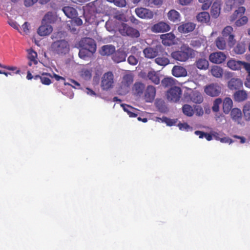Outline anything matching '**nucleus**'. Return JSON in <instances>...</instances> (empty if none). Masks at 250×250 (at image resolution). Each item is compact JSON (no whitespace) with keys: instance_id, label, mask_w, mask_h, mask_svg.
<instances>
[{"instance_id":"f257e3e1","label":"nucleus","mask_w":250,"mask_h":250,"mask_svg":"<svg viewBox=\"0 0 250 250\" xmlns=\"http://www.w3.org/2000/svg\"><path fill=\"white\" fill-rule=\"evenodd\" d=\"M194 55V51L188 45L183 44L180 50L174 51L171 53V57L175 60L186 62Z\"/></svg>"},{"instance_id":"f03ea898","label":"nucleus","mask_w":250,"mask_h":250,"mask_svg":"<svg viewBox=\"0 0 250 250\" xmlns=\"http://www.w3.org/2000/svg\"><path fill=\"white\" fill-rule=\"evenodd\" d=\"M133 82V76L130 73L126 74L123 76L119 87L117 88V92L120 95H125L129 91V89Z\"/></svg>"},{"instance_id":"7ed1b4c3","label":"nucleus","mask_w":250,"mask_h":250,"mask_svg":"<svg viewBox=\"0 0 250 250\" xmlns=\"http://www.w3.org/2000/svg\"><path fill=\"white\" fill-rule=\"evenodd\" d=\"M52 51L58 55L65 54L69 50L68 42L65 40L55 41L51 44Z\"/></svg>"},{"instance_id":"20e7f679","label":"nucleus","mask_w":250,"mask_h":250,"mask_svg":"<svg viewBox=\"0 0 250 250\" xmlns=\"http://www.w3.org/2000/svg\"><path fill=\"white\" fill-rule=\"evenodd\" d=\"M119 31L121 35L131 38H138L140 36L139 31L137 29L125 23L120 25Z\"/></svg>"},{"instance_id":"39448f33","label":"nucleus","mask_w":250,"mask_h":250,"mask_svg":"<svg viewBox=\"0 0 250 250\" xmlns=\"http://www.w3.org/2000/svg\"><path fill=\"white\" fill-rule=\"evenodd\" d=\"M227 65L229 68L233 70H238L244 68L250 76V63L230 60L228 62Z\"/></svg>"},{"instance_id":"423d86ee","label":"nucleus","mask_w":250,"mask_h":250,"mask_svg":"<svg viewBox=\"0 0 250 250\" xmlns=\"http://www.w3.org/2000/svg\"><path fill=\"white\" fill-rule=\"evenodd\" d=\"M114 76L112 72L108 71L102 78L101 86L104 90H108L113 86Z\"/></svg>"},{"instance_id":"0eeeda50","label":"nucleus","mask_w":250,"mask_h":250,"mask_svg":"<svg viewBox=\"0 0 250 250\" xmlns=\"http://www.w3.org/2000/svg\"><path fill=\"white\" fill-rule=\"evenodd\" d=\"M163 51L161 45H157L154 47H147L143 50V54L146 58L153 59L159 55Z\"/></svg>"},{"instance_id":"6e6552de","label":"nucleus","mask_w":250,"mask_h":250,"mask_svg":"<svg viewBox=\"0 0 250 250\" xmlns=\"http://www.w3.org/2000/svg\"><path fill=\"white\" fill-rule=\"evenodd\" d=\"M182 90L180 87L174 86L170 88L167 91V96L168 100L173 102H177L181 98Z\"/></svg>"},{"instance_id":"1a4fd4ad","label":"nucleus","mask_w":250,"mask_h":250,"mask_svg":"<svg viewBox=\"0 0 250 250\" xmlns=\"http://www.w3.org/2000/svg\"><path fill=\"white\" fill-rule=\"evenodd\" d=\"M233 28L231 26H227L224 28L222 31V36L228 40V44L230 47H232L235 44V40L234 35L233 34Z\"/></svg>"},{"instance_id":"9d476101","label":"nucleus","mask_w":250,"mask_h":250,"mask_svg":"<svg viewBox=\"0 0 250 250\" xmlns=\"http://www.w3.org/2000/svg\"><path fill=\"white\" fill-rule=\"evenodd\" d=\"M81 48H84L91 51H96V44L95 41L91 38H84L80 42Z\"/></svg>"},{"instance_id":"9b49d317","label":"nucleus","mask_w":250,"mask_h":250,"mask_svg":"<svg viewBox=\"0 0 250 250\" xmlns=\"http://www.w3.org/2000/svg\"><path fill=\"white\" fill-rule=\"evenodd\" d=\"M204 91L207 95L211 97H216L221 92V88L219 84L212 83L205 86Z\"/></svg>"},{"instance_id":"f8f14e48","label":"nucleus","mask_w":250,"mask_h":250,"mask_svg":"<svg viewBox=\"0 0 250 250\" xmlns=\"http://www.w3.org/2000/svg\"><path fill=\"white\" fill-rule=\"evenodd\" d=\"M226 59V55L221 51L213 52L210 54L208 57L209 61L215 64L222 63L225 62Z\"/></svg>"},{"instance_id":"ddd939ff","label":"nucleus","mask_w":250,"mask_h":250,"mask_svg":"<svg viewBox=\"0 0 250 250\" xmlns=\"http://www.w3.org/2000/svg\"><path fill=\"white\" fill-rule=\"evenodd\" d=\"M135 12L139 18L151 19L153 18L154 17L153 12L146 8L137 7L135 9Z\"/></svg>"},{"instance_id":"4468645a","label":"nucleus","mask_w":250,"mask_h":250,"mask_svg":"<svg viewBox=\"0 0 250 250\" xmlns=\"http://www.w3.org/2000/svg\"><path fill=\"white\" fill-rule=\"evenodd\" d=\"M170 29L169 25L163 21L159 22L157 24H155L151 28V31L154 33L168 32Z\"/></svg>"},{"instance_id":"2eb2a0df","label":"nucleus","mask_w":250,"mask_h":250,"mask_svg":"<svg viewBox=\"0 0 250 250\" xmlns=\"http://www.w3.org/2000/svg\"><path fill=\"white\" fill-rule=\"evenodd\" d=\"M196 28V24L192 22L182 23L178 27V31L181 33H188L192 32Z\"/></svg>"},{"instance_id":"dca6fc26","label":"nucleus","mask_w":250,"mask_h":250,"mask_svg":"<svg viewBox=\"0 0 250 250\" xmlns=\"http://www.w3.org/2000/svg\"><path fill=\"white\" fill-rule=\"evenodd\" d=\"M228 87L231 90H236L243 87V82L239 78H231L228 81Z\"/></svg>"},{"instance_id":"f3484780","label":"nucleus","mask_w":250,"mask_h":250,"mask_svg":"<svg viewBox=\"0 0 250 250\" xmlns=\"http://www.w3.org/2000/svg\"><path fill=\"white\" fill-rule=\"evenodd\" d=\"M126 54L122 50L119 49L115 51L112 56V59L113 62L117 63L123 62L126 58Z\"/></svg>"},{"instance_id":"a211bd4d","label":"nucleus","mask_w":250,"mask_h":250,"mask_svg":"<svg viewBox=\"0 0 250 250\" xmlns=\"http://www.w3.org/2000/svg\"><path fill=\"white\" fill-rule=\"evenodd\" d=\"M155 88L153 86L149 85L148 86H147L145 95V99L146 102H153L155 98Z\"/></svg>"},{"instance_id":"6ab92c4d","label":"nucleus","mask_w":250,"mask_h":250,"mask_svg":"<svg viewBox=\"0 0 250 250\" xmlns=\"http://www.w3.org/2000/svg\"><path fill=\"white\" fill-rule=\"evenodd\" d=\"M163 44L170 46L174 43L175 36L173 34L169 33L161 35Z\"/></svg>"},{"instance_id":"aec40b11","label":"nucleus","mask_w":250,"mask_h":250,"mask_svg":"<svg viewBox=\"0 0 250 250\" xmlns=\"http://www.w3.org/2000/svg\"><path fill=\"white\" fill-rule=\"evenodd\" d=\"M230 116L232 120L235 123L241 124L242 119V112L238 108H234L230 110Z\"/></svg>"},{"instance_id":"412c9836","label":"nucleus","mask_w":250,"mask_h":250,"mask_svg":"<svg viewBox=\"0 0 250 250\" xmlns=\"http://www.w3.org/2000/svg\"><path fill=\"white\" fill-rule=\"evenodd\" d=\"M172 75L176 77H185L187 75V71L185 68L182 66L175 65L172 70Z\"/></svg>"},{"instance_id":"4be33fe9","label":"nucleus","mask_w":250,"mask_h":250,"mask_svg":"<svg viewBox=\"0 0 250 250\" xmlns=\"http://www.w3.org/2000/svg\"><path fill=\"white\" fill-rule=\"evenodd\" d=\"M52 31V27L50 24H42L38 30V33L40 36H45L49 35Z\"/></svg>"},{"instance_id":"5701e85b","label":"nucleus","mask_w":250,"mask_h":250,"mask_svg":"<svg viewBox=\"0 0 250 250\" xmlns=\"http://www.w3.org/2000/svg\"><path fill=\"white\" fill-rule=\"evenodd\" d=\"M248 95L246 91L239 90L235 92L233 99L236 102H242L247 99Z\"/></svg>"},{"instance_id":"b1692460","label":"nucleus","mask_w":250,"mask_h":250,"mask_svg":"<svg viewBox=\"0 0 250 250\" xmlns=\"http://www.w3.org/2000/svg\"><path fill=\"white\" fill-rule=\"evenodd\" d=\"M115 51V47L114 46L111 44H107L102 47L100 54L103 56H109L112 55Z\"/></svg>"},{"instance_id":"393cba45","label":"nucleus","mask_w":250,"mask_h":250,"mask_svg":"<svg viewBox=\"0 0 250 250\" xmlns=\"http://www.w3.org/2000/svg\"><path fill=\"white\" fill-rule=\"evenodd\" d=\"M66 16L69 18H74L78 16V12L76 9L70 6H65L62 8Z\"/></svg>"},{"instance_id":"a878e982","label":"nucleus","mask_w":250,"mask_h":250,"mask_svg":"<svg viewBox=\"0 0 250 250\" xmlns=\"http://www.w3.org/2000/svg\"><path fill=\"white\" fill-rule=\"evenodd\" d=\"M232 106V101L230 98H225L223 103V109L225 114H228L231 110Z\"/></svg>"},{"instance_id":"bb28decb","label":"nucleus","mask_w":250,"mask_h":250,"mask_svg":"<svg viewBox=\"0 0 250 250\" xmlns=\"http://www.w3.org/2000/svg\"><path fill=\"white\" fill-rule=\"evenodd\" d=\"M197 21L202 23H208L210 20V16L207 12H202L196 16Z\"/></svg>"},{"instance_id":"cd10ccee","label":"nucleus","mask_w":250,"mask_h":250,"mask_svg":"<svg viewBox=\"0 0 250 250\" xmlns=\"http://www.w3.org/2000/svg\"><path fill=\"white\" fill-rule=\"evenodd\" d=\"M226 38L219 37L216 39L215 44L217 49L224 50L227 48V42L225 40Z\"/></svg>"},{"instance_id":"c85d7f7f","label":"nucleus","mask_w":250,"mask_h":250,"mask_svg":"<svg viewBox=\"0 0 250 250\" xmlns=\"http://www.w3.org/2000/svg\"><path fill=\"white\" fill-rule=\"evenodd\" d=\"M38 55H37V53L35 52L34 50L31 49L28 51V56L27 58L29 62H28V65L29 66H31L32 64L35 65L38 64V60H37V57Z\"/></svg>"},{"instance_id":"c756f323","label":"nucleus","mask_w":250,"mask_h":250,"mask_svg":"<svg viewBox=\"0 0 250 250\" xmlns=\"http://www.w3.org/2000/svg\"><path fill=\"white\" fill-rule=\"evenodd\" d=\"M195 65L200 70H206L208 67V62L205 58H200L195 62Z\"/></svg>"},{"instance_id":"7c9ffc66","label":"nucleus","mask_w":250,"mask_h":250,"mask_svg":"<svg viewBox=\"0 0 250 250\" xmlns=\"http://www.w3.org/2000/svg\"><path fill=\"white\" fill-rule=\"evenodd\" d=\"M220 9V4L218 2H214V3L212 4L210 13L213 18H216L219 16Z\"/></svg>"},{"instance_id":"2f4dec72","label":"nucleus","mask_w":250,"mask_h":250,"mask_svg":"<svg viewBox=\"0 0 250 250\" xmlns=\"http://www.w3.org/2000/svg\"><path fill=\"white\" fill-rule=\"evenodd\" d=\"M145 88V85L142 83L137 82L135 83L133 87H132V91H133L135 95H140L143 94Z\"/></svg>"},{"instance_id":"473e14b6","label":"nucleus","mask_w":250,"mask_h":250,"mask_svg":"<svg viewBox=\"0 0 250 250\" xmlns=\"http://www.w3.org/2000/svg\"><path fill=\"white\" fill-rule=\"evenodd\" d=\"M210 72L212 76L217 78L222 77L223 74L222 68L218 65L213 66L210 70Z\"/></svg>"},{"instance_id":"72a5a7b5","label":"nucleus","mask_w":250,"mask_h":250,"mask_svg":"<svg viewBox=\"0 0 250 250\" xmlns=\"http://www.w3.org/2000/svg\"><path fill=\"white\" fill-rule=\"evenodd\" d=\"M167 16H168L169 20L173 22H176L180 20L179 19L180 18V14L175 10H170L168 14H167Z\"/></svg>"},{"instance_id":"f704fd0d","label":"nucleus","mask_w":250,"mask_h":250,"mask_svg":"<svg viewBox=\"0 0 250 250\" xmlns=\"http://www.w3.org/2000/svg\"><path fill=\"white\" fill-rule=\"evenodd\" d=\"M95 52V51H90L83 48H81L79 51V54L78 55H79L80 58L85 60L86 58L91 56Z\"/></svg>"},{"instance_id":"c9c22d12","label":"nucleus","mask_w":250,"mask_h":250,"mask_svg":"<svg viewBox=\"0 0 250 250\" xmlns=\"http://www.w3.org/2000/svg\"><path fill=\"white\" fill-rule=\"evenodd\" d=\"M161 84L165 88H171L174 85L175 82L173 78H165L161 81Z\"/></svg>"},{"instance_id":"e433bc0d","label":"nucleus","mask_w":250,"mask_h":250,"mask_svg":"<svg viewBox=\"0 0 250 250\" xmlns=\"http://www.w3.org/2000/svg\"><path fill=\"white\" fill-rule=\"evenodd\" d=\"M55 19L54 14L51 12H48L44 16L42 22V23L44 22L46 24H50L54 22Z\"/></svg>"},{"instance_id":"4c0bfd02","label":"nucleus","mask_w":250,"mask_h":250,"mask_svg":"<svg viewBox=\"0 0 250 250\" xmlns=\"http://www.w3.org/2000/svg\"><path fill=\"white\" fill-rule=\"evenodd\" d=\"M244 118L247 121H250V102L244 105L243 108Z\"/></svg>"},{"instance_id":"58836bf2","label":"nucleus","mask_w":250,"mask_h":250,"mask_svg":"<svg viewBox=\"0 0 250 250\" xmlns=\"http://www.w3.org/2000/svg\"><path fill=\"white\" fill-rule=\"evenodd\" d=\"M143 3L146 6L153 7L154 6H161L163 1L162 0H143Z\"/></svg>"},{"instance_id":"ea45409f","label":"nucleus","mask_w":250,"mask_h":250,"mask_svg":"<svg viewBox=\"0 0 250 250\" xmlns=\"http://www.w3.org/2000/svg\"><path fill=\"white\" fill-rule=\"evenodd\" d=\"M182 112L185 116L191 117L194 114L192 107L189 104H185L182 106Z\"/></svg>"},{"instance_id":"a19ab883","label":"nucleus","mask_w":250,"mask_h":250,"mask_svg":"<svg viewBox=\"0 0 250 250\" xmlns=\"http://www.w3.org/2000/svg\"><path fill=\"white\" fill-rule=\"evenodd\" d=\"M245 11H246V9L244 7H238V9L236 10L234 13L231 15L230 17V21H234L237 18L242 16L244 14Z\"/></svg>"},{"instance_id":"79ce46f5","label":"nucleus","mask_w":250,"mask_h":250,"mask_svg":"<svg viewBox=\"0 0 250 250\" xmlns=\"http://www.w3.org/2000/svg\"><path fill=\"white\" fill-rule=\"evenodd\" d=\"M147 78L155 84L159 83L160 79L156 72L149 71L147 74Z\"/></svg>"},{"instance_id":"37998d69","label":"nucleus","mask_w":250,"mask_h":250,"mask_svg":"<svg viewBox=\"0 0 250 250\" xmlns=\"http://www.w3.org/2000/svg\"><path fill=\"white\" fill-rule=\"evenodd\" d=\"M50 78H52V76L47 73H43L42 74L41 77H40V81L42 83L46 85H48L51 83Z\"/></svg>"},{"instance_id":"c03bdc74","label":"nucleus","mask_w":250,"mask_h":250,"mask_svg":"<svg viewBox=\"0 0 250 250\" xmlns=\"http://www.w3.org/2000/svg\"><path fill=\"white\" fill-rule=\"evenodd\" d=\"M92 70L87 68H83L81 71V76L85 80H89L92 77Z\"/></svg>"},{"instance_id":"a18cd8bd","label":"nucleus","mask_w":250,"mask_h":250,"mask_svg":"<svg viewBox=\"0 0 250 250\" xmlns=\"http://www.w3.org/2000/svg\"><path fill=\"white\" fill-rule=\"evenodd\" d=\"M156 63L161 66H166L169 63V60L166 57H158L155 59Z\"/></svg>"},{"instance_id":"49530a36","label":"nucleus","mask_w":250,"mask_h":250,"mask_svg":"<svg viewBox=\"0 0 250 250\" xmlns=\"http://www.w3.org/2000/svg\"><path fill=\"white\" fill-rule=\"evenodd\" d=\"M192 102L196 104H201L203 102L204 98L202 95L198 92H194L190 98Z\"/></svg>"},{"instance_id":"de8ad7c7","label":"nucleus","mask_w":250,"mask_h":250,"mask_svg":"<svg viewBox=\"0 0 250 250\" xmlns=\"http://www.w3.org/2000/svg\"><path fill=\"white\" fill-rule=\"evenodd\" d=\"M223 101L221 98H216L213 102L212 106V112H218L219 111L220 105L222 104Z\"/></svg>"},{"instance_id":"09e8293b","label":"nucleus","mask_w":250,"mask_h":250,"mask_svg":"<svg viewBox=\"0 0 250 250\" xmlns=\"http://www.w3.org/2000/svg\"><path fill=\"white\" fill-rule=\"evenodd\" d=\"M155 105H156L158 110L162 112H165L167 110L165 102L162 100H157L156 102H155Z\"/></svg>"},{"instance_id":"8fccbe9b","label":"nucleus","mask_w":250,"mask_h":250,"mask_svg":"<svg viewBox=\"0 0 250 250\" xmlns=\"http://www.w3.org/2000/svg\"><path fill=\"white\" fill-rule=\"evenodd\" d=\"M234 51L236 54L241 55L246 51L244 44L242 43H238L234 48Z\"/></svg>"},{"instance_id":"3c124183","label":"nucleus","mask_w":250,"mask_h":250,"mask_svg":"<svg viewBox=\"0 0 250 250\" xmlns=\"http://www.w3.org/2000/svg\"><path fill=\"white\" fill-rule=\"evenodd\" d=\"M198 1L203 3L201 8L204 10L208 9L212 3V0H198Z\"/></svg>"},{"instance_id":"603ef678","label":"nucleus","mask_w":250,"mask_h":250,"mask_svg":"<svg viewBox=\"0 0 250 250\" xmlns=\"http://www.w3.org/2000/svg\"><path fill=\"white\" fill-rule=\"evenodd\" d=\"M163 121L167 125L173 126L177 123V119L168 118L164 116L163 117Z\"/></svg>"},{"instance_id":"864d4df0","label":"nucleus","mask_w":250,"mask_h":250,"mask_svg":"<svg viewBox=\"0 0 250 250\" xmlns=\"http://www.w3.org/2000/svg\"><path fill=\"white\" fill-rule=\"evenodd\" d=\"M247 22L248 18L246 16H243L242 18L236 20L235 24L236 26L240 27L245 24Z\"/></svg>"},{"instance_id":"5fc2aeb1","label":"nucleus","mask_w":250,"mask_h":250,"mask_svg":"<svg viewBox=\"0 0 250 250\" xmlns=\"http://www.w3.org/2000/svg\"><path fill=\"white\" fill-rule=\"evenodd\" d=\"M1 68H4L8 70L12 71H15V72L14 73L16 74H19L20 73V70L17 67L14 66H10V65H2V66L1 67Z\"/></svg>"},{"instance_id":"6e6d98bb","label":"nucleus","mask_w":250,"mask_h":250,"mask_svg":"<svg viewBox=\"0 0 250 250\" xmlns=\"http://www.w3.org/2000/svg\"><path fill=\"white\" fill-rule=\"evenodd\" d=\"M52 77H53L55 78L56 81H62L64 82V85H71L69 83H67L65 82V79L62 76H60L58 74H54L53 76H52Z\"/></svg>"},{"instance_id":"4d7b16f0","label":"nucleus","mask_w":250,"mask_h":250,"mask_svg":"<svg viewBox=\"0 0 250 250\" xmlns=\"http://www.w3.org/2000/svg\"><path fill=\"white\" fill-rule=\"evenodd\" d=\"M127 62L131 65H135L138 63V60L133 55H130L127 58Z\"/></svg>"},{"instance_id":"13d9d810","label":"nucleus","mask_w":250,"mask_h":250,"mask_svg":"<svg viewBox=\"0 0 250 250\" xmlns=\"http://www.w3.org/2000/svg\"><path fill=\"white\" fill-rule=\"evenodd\" d=\"M121 106L123 107L124 111L127 113V114L129 113V112H131L132 110H135L134 108L128 104H121Z\"/></svg>"},{"instance_id":"bf43d9fd","label":"nucleus","mask_w":250,"mask_h":250,"mask_svg":"<svg viewBox=\"0 0 250 250\" xmlns=\"http://www.w3.org/2000/svg\"><path fill=\"white\" fill-rule=\"evenodd\" d=\"M194 110H195L197 116H202L204 114L203 109L200 105H196L194 106Z\"/></svg>"},{"instance_id":"052dcab7","label":"nucleus","mask_w":250,"mask_h":250,"mask_svg":"<svg viewBox=\"0 0 250 250\" xmlns=\"http://www.w3.org/2000/svg\"><path fill=\"white\" fill-rule=\"evenodd\" d=\"M72 19V23L77 25V26L82 25L83 24V21L81 18L76 17V18H70Z\"/></svg>"},{"instance_id":"680f3d73","label":"nucleus","mask_w":250,"mask_h":250,"mask_svg":"<svg viewBox=\"0 0 250 250\" xmlns=\"http://www.w3.org/2000/svg\"><path fill=\"white\" fill-rule=\"evenodd\" d=\"M113 2L114 3L116 6L120 7H123L125 5V0H114L113 1Z\"/></svg>"},{"instance_id":"e2e57ef3","label":"nucleus","mask_w":250,"mask_h":250,"mask_svg":"<svg viewBox=\"0 0 250 250\" xmlns=\"http://www.w3.org/2000/svg\"><path fill=\"white\" fill-rule=\"evenodd\" d=\"M139 110L136 108H135V110H132L131 111H129V113L127 114L129 117L131 118H135L138 116L139 113Z\"/></svg>"},{"instance_id":"0e129e2a","label":"nucleus","mask_w":250,"mask_h":250,"mask_svg":"<svg viewBox=\"0 0 250 250\" xmlns=\"http://www.w3.org/2000/svg\"><path fill=\"white\" fill-rule=\"evenodd\" d=\"M38 1V0H24V4L26 7H29Z\"/></svg>"},{"instance_id":"69168bd1","label":"nucleus","mask_w":250,"mask_h":250,"mask_svg":"<svg viewBox=\"0 0 250 250\" xmlns=\"http://www.w3.org/2000/svg\"><path fill=\"white\" fill-rule=\"evenodd\" d=\"M178 126L181 130H188L189 128V125L187 123H179Z\"/></svg>"},{"instance_id":"338daca9","label":"nucleus","mask_w":250,"mask_h":250,"mask_svg":"<svg viewBox=\"0 0 250 250\" xmlns=\"http://www.w3.org/2000/svg\"><path fill=\"white\" fill-rule=\"evenodd\" d=\"M9 25L16 30H19V25L15 21H10L8 22Z\"/></svg>"},{"instance_id":"774afa93","label":"nucleus","mask_w":250,"mask_h":250,"mask_svg":"<svg viewBox=\"0 0 250 250\" xmlns=\"http://www.w3.org/2000/svg\"><path fill=\"white\" fill-rule=\"evenodd\" d=\"M28 26H29V24H28V23L27 21L25 22V23H24L23 24H22V26L23 32L24 33H25L26 34L29 32Z\"/></svg>"}]
</instances>
